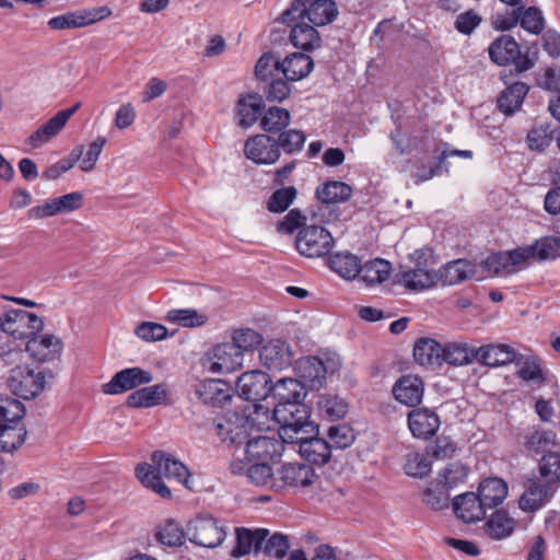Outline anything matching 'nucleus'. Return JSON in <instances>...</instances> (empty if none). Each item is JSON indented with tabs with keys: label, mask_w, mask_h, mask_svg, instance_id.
<instances>
[{
	"label": "nucleus",
	"mask_w": 560,
	"mask_h": 560,
	"mask_svg": "<svg viewBox=\"0 0 560 560\" xmlns=\"http://www.w3.org/2000/svg\"><path fill=\"white\" fill-rule=\"evenodd\" d=\"M2 378L7 387L18 397L33 399L42 394L47 384L49 370H38L28 364V355L22 348L2 346Z\"/></svg>",
	"instance_id": "obj_1"
},
{
	"label": "nucleus",
	"mask_w": 560,
	"mask_h": 560,
	"mask_svg": "<svg viewBox=\"0 0 560 560\" xmlns=\"http://www.w3.org/2000/svg\"><path fill=\"white\" fill-rule=\"evenodd\" d=\"M136 476L141 483L153 490L160 497L170 499L172 492L162 481V478L175 479L189 488L190 472L188 468L173 455L163 451H155L151 455V464L142 463L136 467Z\"/></svg>",
	"instance_id": "obj_2"
},
{
	"label": "nucleus",
	"mask_w": 560,
	"mask_h": 560,
	"mask_svg": "<svg viewBox=\"0 0 560 560\" xmlns=\"http://www.w3.org/2000/svg\"><path fill=\"white\" fill-rule=\"evenodd\" d=\"M539 476L529 478L518 504L525 512H534L546 504L560 485V454L548 452L539 460Z\"/></svg>",
	"instance_id": "obj_3"
},
{
	"label": "nucleus",
	"mask_w": 560,
	"mask_h": 560,
	"mask_svg": "<svg viewBox=\"0 0 560 560\" xmlns=\"http://www.w3.org/2000/svg\"><path fill=\"white\" fill-rule=\"evenodd\" d=\"M272 417L280 424L279 436L293 444L306 433H316L317 425L310 421V409L305 404L273 405Z\"/></svg>",
	"instance_id": "obj_4"
},
{
	"label": "nucleus",
	"mask_w": 560,
	"mask_h": 560,
	"mask_svg": "<svg viewBox=\"0 0 560 560\" xmlns=\"http://www.w3.org/2000/svg\"><path fill=\"white\" fill-rule=\"evenodd\" d=\"M44 328V320L34 313L2 305V334L8 340L2 346L23 348L24 342Z\"/></svg>",
	"instance_id": "obj_5"
},
{
	"label": "nucleus",
	"mask_w": 560,
	"mask_h": 560,
	"mask_svg": "<svg viewBox=\"0 0 560 560\" xmlns=\"http://www.w3.org/2000/svg\"><path fill=\"white\" fill-rule=\"evenodd\" d=\"M338 10L332 0H294L281 14L284 24H291L296 20H307L315 26H322L332 22Z\"/></svg>",
	"instance_id": "obj_6"
},
{
	"label": "nucleus",
	"mask_w": 560,
	"mask_h": 560,
	"mask_svg": "<svg viewBox=\"0 0 560 560\" xmlns=\"http://www.w3.org/2000/svg\"><path fill=\"white\" fill-rule=\"evenodd\" d=\"M491 60L499 65H513L514 73L520 74L533 69L537 57L528 51L522 52L520 44L510 35H501L488 48Z\"/></svg>",
	"instance_id": "obj_7"
},
{
	"label": "nucleus",
	"mask_w": 560,
	"mask_h": 560,
	"mask_svg": "<svg viewBox=\"0 0 560 560\" xmlns=\"http://www.w3.org/2000/svg\"><path fill=\"white\" fill-rule=\"evenodd\" d=\"M340 366L341 362L337 354H324L299 360L296 371L305 388L319 389L325 384L327 375L335 374Z\"/></svg>",
	"instance_id": "obj_8"
},
{
	"label": "nucleus",
	"mask_w": 560,
	"mask_h": 560,
	"mask_svg": "<svg viewBox=\"0 0 560 560\" xmlns=\"http://www.w3.org/2000/svg\"><path fill=\"white\" fill-rule=\"evenodd\" d=\"M334 243V237L328 230L320 225L311 224L300 230L295 240V247L301 255L314 258L328 254Z\"/></svg>",
	"instance_id": "obj_9"
},
{
	"label": "nucleus",
	"mask_w": 560,
	"mask_h": 560,
	"mask_svg": "<svg viewBox=\"0 0 560 560\" xmlns=\"http://www.w3.org/2000/svg\"><path fill=\"white\" fill-rule=\"evenodd\" d=\"M249 418L246 415L229 410L214 421L220 441L228 446H241L248 439Z\"/></svg>",
	"instance_id": "obj_10"
},
{
	"label": "nucleus",
	"mask_w": 560,
	"mask_h": 560,
	"mask_svg": "<svg viewBox=\"0 0 560 560\" xmlns=\"http://www.w3.org/2000/svg\"><path fill=\"white\" fill-rule=\"evenodd\" d=\"M186 535L195 545L215 548L224 541L226 534L212 516H198L187 524Z\"/></svg>",
	"instance_id": "obj_11"
},
{
	"label": "nucleus",
	"mask_w": 560,
	"mask_h": 560,
	"mask_svg": "<svg viewBox=\"0 0 560 560\" xmlns=\"http://www.w3.org/2000/svg\"><path fill=\"white\" fill-rule=\"evenodd\" d=\"M284 443L280 436L258 435L246 440L241 455H244L248 462H275L281 457Z\"/></svg>",
	"instance_id": "obj_12"
},
{
	"label": "nucleus",
	"mask_w": 560,
	"mask_h": 560,
	"mask_svg": "<svg viewBox=\"0 0 560 560\" xmlns=\"http://www.w3.org/2000/svg\"><path fill=\"white\" fill-rule=\"evenodd\" d=\"M272 381L260 370L243 373L236 381L238 396L248 401H262L269 398Z\"/></svg>",
	"instance_id": "obj_13"
},
{
	"label": "nucleus",
	"mask_w": 560,
	"mask_h": 560,
	"mask_svg": "<svg viewBox=\"0 0 560 560\" xmlns=\"http://www.w3.org/2000/svg\"><path fill=\"white\" fill-rule=\"evenodd\" d=\"M110 14L112 10L106 5L82 9L51 18L47 24L51 30L80 28L102 21Z\"/></svg>",
	"instance_id": "obj_14"
},
{
	"label": "nucleus",
	"mask_w": 560,
	"mask_h": 560,
	"mask_svg": "<svg viewBox=\"0 0 560 560\" xmlns=\"http://www.w3.org/2000/svg\"><path fill=\"white\" fill-rule=\"evenodd\" d=\"M244 153L247 159L257 164H275L281 155L276 139L266 133L247 139Z\"/></svg>",
	"instance_id": "obj_15"
},
{
	"label": "nucleus",
	"mask_w": 560,
	"mask_h": 560,
	"mask_svg": "<svg viewBox=\"0 0 560 560\" xmlns=\"http://www.w3.org/2000/svg\"><path fill=\"white\" fill-rule=\"evenodd\" d=\"M152 374L138 366L128 368L117 372L112 380L103 385V392L117 395L152 382Z\"/></svg>",
	"instance_id": "obj_16"
},
{
	"label": "nucleus",
	"mask_w": 560,
	"mask_h": 560,
	"mask_svg": "<svg viewBox=\"0 0 560 560\" xmlns=\"http://www.w3.org/2000/svg\"><path fill=\"white\" fill-rule=\"evenodd\" d=\"M212 373H230L243 365L244 355L232 342H223L212 347L207 353Z\"/></svg>",
	"instance_id": "obj_17"
},
{
	"label": "nucleus",
	"mask_w": 560,
	"mask_h": 560,
	"mask_svg": "<svg viewBox=\"0 0 560 560\" xmlns=\"http://www.w3.org/2000/svg\"><path fill=\"white\" fill-rule=\"evenodd\" d=\"M83 196L74 191L58 198L49 199L42 206H36L27 211L30 219H45L60 213L78 210L82 207Z\"/></svg>",
	"instance_id": "obj_18"
},
{
	"label": "nucleus",
	"mask_w": 560,
	"mask_h": 560,
	"mask_svg": "<svg viewBox=\"0 0 560 560\" xmlns=\"http://www.w3.org/2000/svg\"><path fill=\"white\" fill-rule=\"evenodd\" d=\"M25 353L37 361L49 362L62 351V341L55 335H34L23 345Z\"/></svg>",
	"instance_id": "obj_19"
},
{
	"label": "nucleus",
	"mask_w": 560,
	"mask_h": 560,
	"mask_svg": "<svg viewBox=\"0 0 560 560\" xmlns=\"http://www.w3.org/2000/svg\"><path fill=\"white\" fill-rule=\"evenodd\" d=\"M259 360L271 371H282L292 364L293 352L287 341L272 339L261 347Z\"/></svg>",
	"instance_id": "obj_20"
},
{
	"label": "nucleus",
	"mask_w": 560,
	"mask_h": 560,
	"mask_svg": "<svg viewBox=\"0 0 560 560\" xmlns=\"http://www.w3.org/2000/svg\"><path fill=\"white\" fill-rule=\"evenodd\" d=\"M524 253L522 247L499 252L490 255L483 261V266L493 275H511L526 266Z\"/></svg>",
	"instance_id": "obj_21"
},
{
	"label": "nucleus",
	"mask_w": 560,
	"mask_h": 560,
	"mask_svg": "<svg viewBox=\"0 0 560 560\" xmlns=\"http://www.w3.org/2000/svg\"><path fill=\"white\" fill-rule=\"evenodd\" d=\"M427 255L428 250L425 249L415 252L412 257L417 261V267L401 273V281L409 290L421 291L439 284L435 270L420 267V260Z\"/></svg>",
	"instance_id": "obj_22"
},
{
	"label": "nucleus",
	"mask_w": 560,
	"mask_h": 560,
	"mask_svg": "<svg viewBox=\"0 0 560 560\" xmlns=\"http://www.w3.org/2000/svg\"><path fill=\"white\" fill-rule=\"evenodd\" d=\"M269 536V530L266 528L249 529L245 527H237L235 529L236 545L231 551L233 558H241L250 552L259 553L262 549V544Z\"/></svg>",
	"instance_id": "obj_23"
},
{
	"label": "nucleus",
	"mask_w": 560,
	"mask_h": 560,
	"mask_svg": "<svg viewBox=\"0 0 560 560\" xmlns=\"http://www.w3.org/2000/svg\"><path fill=\"white\" fill-rule=\"evenodd\" d=\"M196 396L212 407H222L232 398L231 386L222 380H205L195 386Z\"/></svg>",
	"instance_id": "obj_24"
},
{
	"label": "nucleus",
	"mask_w": 560,
	"mask_h": 560,
	"mask_svg": "<svg viewBox=\"0 0 560 560\" xmlns=\"http://www.w3.org/2000/svg\"><path fill=\"white\" fill-rule=\"evenodd\" d=\"M316 433H306L304 439L298 440L299 453L307 462L315 465H325L331 457V445L325 439L315 436Z\"/></svg>",
	"instance_id": "obj_25"
},
{
	"label": "nucleus",
	"mask_w": 560,
	"mask_h": 560,
	"mask_svg": "<svg viewBox=\"0 0 560 560\" xmlns=\"http://www.w3.org/2000/svg\"><path fill=\"white\" fill-rule=\"evenodd\" d=\"M440 424L439 416L428 408H418L408 413V427L415 438L427 440L433 436Z\"/></svg>",
	"instance_id": "obj_26"
},
{
	"label": "nucleus",
	"mask_w": 560,
	"mask_h": 560,
	"mask_svg": "<svg viewBox=\"0 0 560 560\" xmlns=\"http://www.w3.org/2000/svg\"><path fill=\"white\" fill-rule=\"evenodd\" d=\"M272 399L275 405L303 404L306 396L305 385L295 378H280L271 385Z\"/></svg>",
	"instance_id": "obj_27"
},
{
	"label": "nucleus",
	"mask_w": 560,
	"mask_h": 560,
	"mask_svg": "<svg viewBox=\"0 0 560 560\" xmlns=\"http://www.w3.org/2000/svg\"><path fill=\"white\" fill-rule=\"evenodd\" d=\"M316 475L314 469L305 464L289 463L281 466L278 470V488L288 487H307L314 482Z\"/></svg>",
	"instance_id": "obj_28"
},
{
	"label": "nucleus",
	"mask_w": 560,
	"mask_h": 560,
	"mask_svg": "<svg viewBox=\"0 0 560 560\" xmlns=\"http://www.w3.org/2000/svg\"><path fill=\"white\" fill-rule=\"evenodd\" d=\"M452 504L456 516L465 523L481 521L486 515V505L474 492L457 495Z\"/></svg>",
	"instance_id": "obj_29"
},
{
	"label": "nucleus",
	"mask_w": 560,
	"mask_h": 560,
	"mask_svg": "<svg viewBox=\"0 0 560 560\" xmlns=\"http://www.w3.org/2000/svg\"><path fill=\"white\" fill-rule=\"evenodd\" d=\"M476 360L486 366L498 368L516 360V351L503 343L487 345L476 349Z\"/></svg>",
	"instance_id": "obj_30"
},
{
	"label": "nucleus",
	"mask_w": 560,
	"mask_h": 560,
	"mask_svg": "<svg viewBox=\"0 0 560 560\" xmlns=\"http://www.w3.org/2000/svg\"><path fill=\"white\" fill-rule=\"evenodd\" d=\"M167 385L161 383L132 392L127 397L126 404L132 408H150L156 405L165 404L167 400Z\"/></svg>",
	"instance_id": "obj_31"
},
{
	"label": "nucleus",
	"mask_w": 560,
	"mask_h": 560,
	"mask_svg": "<svg viewBox=\"0 0 560 560\" xmlns=\"http://www.w3.org/2000/svg\"><path fill=\"white\" fill-rule=\"evenodd\" d=\"M393 394L399 402L416 406L420 404L423 396L422 381L415 375L401 376L394 385Z\"/></svg>",
	"instance_id": "obj_32"
},
{
	"label": "nucleus",
	"mask_w": 560,
	"mask_h": 560,
	"mask_svg": "<svg viewBox=\"0 0 560 560\" xmlns=\"http://www.w3.org/2000/svg\"><path fill=\"white\" fill-rule=\"evenodd\" d=\"M475 273V266L466 259H457L447 262L436 271L439 283L442 285H454L471 278Z\"/></svg>",
	"instance_id": "obj_33"
},
{
	"label": "nucleus",
	"mask_w": 560,
	"mask_h": 560,
	"mask_svg": "<svg viewBox=\"0 0 560 560\" xmlns=\"http://www.w3.org/2000/svg\"><path fill=\"white\" fill-rule=\"evenodd\" d=\"M525 261L533 258L536 261L555 260L560 257V237L545 236L530 246L522 247Z\"/></svg>",
	"instance_id": "obj_34"
},
{
	"label": "nucleus",
	"mask_w": 560,
	"mask_h": 560,
	"mask_svg": "<svg viewBox=\"0 0 560 560\" xmlns=\"http://www.w3.org/2000/svg\"><path fill=\"white\" fill-rule=\"evenodd\" d=\"M442 345L431 338L418 340L413 348L415 360L422 366L433 368L443 363Z\"/></svg>",
	"instance_id": "obj_35"
},
{
	"label": "nucleus",
	"mask_w": 560,
	"mask_h": 560,
	"mask_svg": "<svg viewBox=\"0 0 560 560\" xmlns=\"http://www.w3.org/2000/svg\"><path fill=\"white\" fill-rule=\"evenodd\" d=\"M528 90V85L524 82H515L508 86L498 96V108L506 116L513 115L521 108Z\"/></svg>",
	"instance_id": "obj_36"
},
{
	"label": "nucleus",
	"mask_w": 560,
	"mask_h": 560,
	"mask_svg": "<svg viewBox=\"0 0 560 560\" xmlns=\"http://www.w3.org/2000/svg\"><path fill=\"white\" fill-rule=\"evenodd\" d=\"M313 60L302 52H293L281 62V72L287 81H299L310 74L313 69Z\"/></svg>",
	"instance_id": "obj_37"
},
{
	"label": "nucleus",
	"mask_w": 560,
	"mask_h": 560,
	"mask_svg": "<svg viewBox=\"0 0 560 560\" xmlns=\"http://www.w3.org/2000/svg\"><path fill=\"white\" fill-rule=\"evenodd\" d=\"M487 509L501 504L508 495V485L500 478H487L478 488L476 493Z\"/></svg>",
	"instance_id": "obj_38"
},
{
	"label": "nucleus",
	"mask_w": 560,
	"mask_h": 560,
	"mask_svg": "<svg viewBox=\"0 0 560 560\" xmlns=\"http://www.w3.org/2000/svg\"><path fill=\"white\" fill-rule=\"evenodd\" d=\"M287 25L291 27L290 40L295 47L310 50L319 45L320 38L313 25L303 20H296Z\"/></svg>",
	"instance_id": "obj_39"
},
{
	"label": "nucleus",
	"mask_w": 560,
	"mask_h": 560,
	"mask_svg": "<svg viewBox=\"0 0 560 560\" xmlns=\"http://www.w3.org/2000/svg\"><path fill=\"white\" fill-rule=\"evenodd\" d=\"M360 260L351 253H336L328 258L329 268L345 279H353L360 273Z\"/></svg>",
	"instance_id": "obj_40"
},
{
	"label": "nucleus",
	"mask_w": 560,
	"mask_h": 560,
	"mask_svg": "<svg viewBox=\"0 0 560 560\" xmlns=\"http://www.w3.org/2000/svg\"><path fill=\"white\" fill-rule=\"evenodd\" d=\"M351 186L339 180L327 182L316 189V197L318 200L327 205L345 202L351 197Z\"/></svg>",
	"instance_id": "obj_41"
},
{
	"label": "nucleus",
	"mask_w": 560,
	"mask_h": 560,
	"mask_svg": "<svg viewBox=\"0 0 560 560\" xmlns=\"http://www.w3.org/2000/svg\"><path fill=\"white\" fill-rule=\"evenodd\" d=\"M443 363L459 366L471 363L475 359L476 349L465 342H447L443 347Z\"/></svg>",
	"instance_id": "obj_42"
},
{
	"label": "nucleus",
	"mask_w": 560,
	"mask_h": 560,
	"mask_svg": "<svg viewBox=\"0 0 560 560\" xmlns=\"http://www.w3.org/2000/svg\"><path fill=\"white\" fill-rule=\"evenodd\" d=\"M262 108V98L258 94H248L237 103L238 125L253 126L259 118Z\"/></svg>",
	"instance_id": "obj_43"
},
{
	"label": "nucleus",
	"mask_w": 560,
	"mask_h": 560,
	"mask_svg": "<svg viewBox=\"0 0 560 560\" xmlns=\"http://www.w3.org/2000/svg\"><path fill=\"white\" fill-rule=\"evenodd\" d=\"M290 112L285 108L271 106L260 118V127L267 133H281L289 126Z\"/></svg>",
	"instance_id": "obj_44"
},
{
	"label": "nucleus",
	"mask_w": 560,
	"mask_h": 560,
	"mask_svg": "<svg viewBox=\"0 0 560 560\" xmlns=\"http://www.w3.org/2000/svg\"><path fill=\"white\" fill-rule=\"evenodd\" d=\"M558 445L557 433L551 430H535L525 436L527 452L540 454Z\"/></svg>",
	"instance_id": "obj_45"
},
{
	"label": "nucleus",
	"mask_w": 560,
	"mask_h": 560,
	"mask_svg": "<svg viewBox=\"0 0 560 560\" xmlns=\"http://www.w3.org/2000/svg\"><path fill=\"white\" fill-rule=\"evenodd\" d=\"M514 526V520L504 510H498L487 521L486 530L492 538L502 539L513 533Z\"/></svg>",
	"instance_id": "obj_46"
},
{
	"label": "nucleus",
	"mask_w": 560,
	"mask_h": 560,
	"mask_svg": "<svg viewBox=\"0 0 560 560\" xmlns=\"http://www.w3.org/2000/svg\"><path fill=\"white\" fill-rule=\"evenodd\" d=\"M360 273L362 280L369 285L382 283L389 278L390 264L384 259H375L360 265Z\"/></svg>",
	"instance_id": "obj_47"
},
{
	"label": "nucleus",
	"mask_w": 560,
	"mask_h": 560,
	"mask_svg": "<svg viewBox=\"0 0 560 560\" xmlns=\"http://www.w3.org/2000/svg\"><path fill=\"white\" fill-rule=\"evenodd\" d=\"M66 125L55 115L46 124L35 130L27 139L26 144L36 149L57 136Z\"/></svg>",
	"instance_id": "obj_48"
},
{
	"label": "nucleus",
	"mask_w": 560,
	"mask_h": 560,
	"mask_svg": "<svg viewBox=\"0 0 560 560\" xmlns=\"http://www.w3.org/2000/svg\"><path fill=\"white\" fill-rule=\"evenodd\" d=\"M520 366L517 375L526 382H533L541 384L545 382V373L540 366L538 359L535 357H525L516 353V360L514 361Z\"/></svg>",
	"instance_id": "obj_49"
},
{
	"label": "nucleus",
	"mask_w": 560,
	"mask_h": 560,
	"mask_svg": "<svg viewBox=\"0 0 560 560\" xmlns=\"http://www.w3.org/2000/svg\"><path fill=\"white\" fill-rule=\"evenodd\" d=\"M185 537H187L186 532L174 521H166L155 532L158 541L168 547L182 546Z\"/></svg>",
	"instance_id": "obj_50"
},
{
	"label": "nucleus",
	"mask_w": 560,
	"mask_h": 560,
	"mask_svg": "<svg viewBox=\"0 0 560 560\" xmlns=\"http://www.w3.org/2000/svg\"><path fill=\"white\" fill-rule=\"evenodd\" d=\"M246 477L254 486L278 488L277 479L273 477L272 468L268 463L253 462L247 468Z\"/></svg>",
	"instance_id": "obj_51"
},
{
	"label": "nucleus",
	"mask_w": 560,
	"mask_h": 560,
	"mask_svg": "<svg viewBox=\"0 0 560 560\" xmlns=\"http://www.w3.org/2000/svg\"><path fill=\"white\" fill-rule=\"evenodd\" d=\"M165 318L171 323L189 328L202 326L208 320L205 314L191 308L171 310L167 312Z\"/></svg>",
	"instance_id": "obj_52"
},
{
	"label": "nucleus",
	"mask_w": 560,
	"mask_h": 560,
	"mask_svg": "<svg viewBox=\"0 0 560 560\" xmlns=\"http://www.w3.org/2000/svg\"><path fill=\"white\" fill-rule=\"evenodd\" d=\"M26 434L24 424L2 423V452L11 453L18 450L24 443Z\"/></svg>",
	"instance_id": "obj_53"
},
{
	"label": "nucleus",
	"mask_w": 560,
	"mask_h": 560,
	"mask_svg": "<svg viewBox=\"0 0 560 560\" xmlns=\"http://www.w3.org/2000/svg\"><path fill=\"white\" fill-rule=\"evenodd\" d=\"M262 342V336L254 329L241 328L232 334V343L244 355L246 351H253Z\"/></svg>",
	"instance_id": "obj_54"
},
{
	"label": "nucleus",
	"mask_w": 560,
	"mask_h": 560,
	"mask_svg": "<svg viewBox=\"0 0 560 560\" xmlns=\"http://www.w3.org/2000/svg\"><path fill=\"white\" fill-rule=\"evenodd\" d=\"M553 132L555 130L548 122L534 127L527 133L526 141L528 148L535 151H544L547 147L550 145L553 139Z\"/></svg>",
	"instance_id": "obj_55"
},
{
	"label": "nucleus",
	"mask_w": 560,
	"mask_h": 560,
	"mask_svg": "<svg viewBox=\"0 0 560 560\" xmlns=\"http://www.w3.org/2000/svg\"><path fill=\"white\" fill-rule=\"evenodd\" d=\"M317 405L320 412L330 420L341 419L348 412V405L337 396L323 395L319 397Z\"/></svg>",
	"instance_id": "obj_56"
},
{
	"label": "nucleus",
	"mask_w": 560,
	"mask_h": 560,
	"mask_svg": "<svg viewBox=\"0 0 560 560\" xmlns=\"http://www.w3.org/2000/svg\"><path fill=\"white\" fill-rule=\"evenodd\" d=\"M296 194L293 186L275 190L267 201V209L273 213L285 211L296 198Z\"/></svg>",
	"instance_id": "obj_57"
},
{
	"label": "nucleus",
	"mask_w": 560,
	"mask_h": 560,
	"mask_svg": "<svg viewBox=\"0 0 560 560\" xmlns=\"http://www.w3.org/2000/svg\"><path fill=\"white\" fill-rule=\"evenodd\" d=\"M281 71V62L272 52H265L255 66V74L259 81L267 82Z\"/></svg>",
	"instance_id": "obj_58"
},
{
	"label": "nucleus",
	"mask_w": 560,
	"mask_h": 560,
	"mask_svg": "<svg viewBox=\"0 0 560 560\" xmlns=\"http://www.w3.org/2000/svg\"><path fill=\"white\" fill-rule=\"evenodd\" d=\"M328 443L331 450H345L349 447L355 440L353 430L347 424H334L327 430Z\"/></svg>",
	"instance_id": "obj_59"
},
{
	"label": "nucleus",
	"mask_w": 560,
	"mask_h": 560,
	"mask_svg": "<svg viewBox=\"0 0 560 560\" xmlns=\"http://www.w3.org/2000/svg\"><path fill=\"white\" fill-rule=\"evenodd\" d=\"M305 141V133L298 129L284 130L279 135L278 139H276L279 150L282 149L289 154L301 151Z\"/></svg>",
	"instance_id": "obj_60"
},
{
	"label": "nucleus",
	"mask_w": 560,
	"mask_h": 560,
	"mask_svg": "<svg viewBox=\"0 0 560 560\" xmlns=\"http://www.w3.org/2000/svg\"><path fill=\"white\" fill-rule=\"evenodd\" d=\"M290 548L289 537L287 535L275 533L267 537L262 544L261 551L265 556L276 559H283Z\"/></svg>",
	"instance_id": "obj_61"
},
{
	"label": "nucleus",
	"mask_w": 560,
	"mask_h": 560,
	"mask_svg": "<svg viewBox=\"0 0 560 560\" xmlns=\"http://www.w3.org/2000/svg\"><path fill=\"white\" fill-rule=\"evenodd\" d=\"M520 18L518 22L521 26L533 34H539L544 30V18L536 7H529L526 10H523V8L517 9Z\"/></svg>",
	"instance_id": "obj_62"
},
{
	"label": "nucleus",
	"mask_w": 560,
	"mask_h": 560,
	"mask_svg": "<svg viewBox=\"0 0 560 560\" xmlns=\"http://www.w3.org/2000/svg\"><path fill=\"white\" fill-rule=\"evenodd\" d=\"M431 460L428 455L412 453L407 456L405 471L407 475L416 478H423L431 471Z\"/></svg>",
	"instance_id": "obj_63"
},
{
	"label": "nucleus",
	"mask_w": 560,
	"mask_h": 560,
	"mask_svg": "<svg viewBox=\"0 0 560 560\" xmlns=\"http://www.w3.org/2000/svg\"><path fill=\"white\" fill-rule=\"evenodd\" d=\"M25 415L24 405L14 398H2V423L23 424L22 420Z\"/></svg>",
	"instance_id": "obj_64"
}]
</instances>
